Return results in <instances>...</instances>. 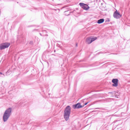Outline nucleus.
Segmentation results:
<instances>
[{"label": "nucleus", "mask_w": 130, "mask_h": 130, "mask_svg": "<svg viewBox=\"0 0 130 130\" xmlns=\"http://www.w3.org/2000/svg\"><path fill=\"white\" fill-rule=\"evenodd\" d=\"M118 80L117 79H113L112 80V82L113 83L112 86L114 87H117L118 85Z\"/></svg>", "instance_id": "7"}, {"label": "nucleus", "mask_w": 130, "mask_h": 130, "mask_svg": "<svg viewBox=\"0 0 130 130\" xmlns=\"http://www.w3.org/2000/svg\"><path fill=\"white\" fill-rule=\"evenodd\" d=\"M0 74H1V75L3 74V75H4V74H3L1 72H0Z\"/></svg>", "instance_id": "11"}, {"label": "nucleus", "mask_w": 130, "mask_h": 130, "mask_svg": "<svg viewBox=\"0 0 130 130\" xmlns=\"http://www.w3.org/2000/svg\"><path fill=\"white\" fill-rule=\"evenodd\" d=\"M113 16L114 18L116 19H118L121 17V15L116 10L113 14Z\"/></svg>", "instance_id": "5"}, {"label": "nucleus", "mask_w": 130, "mask_h": 130, "mask_svg": "<svg viewBox=\"0 0 130 130\" xmlns=\"http://www.w3.org/2000/svg\"><path fill=\"white\" fill-rule=\"evenodd\" d=\"M71 112V108L69 106H67L66 108L64 111L63 116L64 118L66 121L69 119Z\"/></svg>", "instance_id": "2"}, {"label": "nucleus", "mask_w": 130, "mask_h": 130, "mask_svg": "<svg viewBox=\"0 0 130 130\" xmlns=\"http://www.w3.org/2000/svg\"><path fill=\"white\" fill-rule=\"evenodd\" d=\"M104 21L103 19H101L98 21V23L99 24H100L103 23Z\"/></svg>", "instance_id": "9"}, {"label": "nucleus", "mask_w": 130, "mask_h": 130, "mask_svg": "<svg viewBox=\"0 0 130 130\" xmlns=\"http://www.w3.org/2000/svg\"><path fill=\"white\" fill-rule=\"evenodd\" d=\"M84 106V105H81L79 103H78L75 105H73V107L74 109H75L77 108H82Z\"/></svg>", "instance_id": "8"}, {"label": "nucleus", "mask_w": 130, "mask_h": 130, "mask_svg": "<svg viewBox=\"0 0 130 130\" xmlns=\"http://www.w3.org/2000/svg\"><path fill=\"white\" fill-rule=\"evenodd\" d=\"M9 43H3L0 45V50L4 49L8 47L10 45Z\"/></svg>", "instance_id": "4"}, {"label": "nucleus", "mask_w": 130, "mask_h": 130, "mask_svg": "<svg viewBox=\"0 0 130 130\" xmlns=\"http://www.w3.org/2000/svg\"><path fill=\"white\" fill-rule=\"evenodd\" d=\"M12 111V108H9L6 109L4 112L3 117V119L4 122L7 121L11 115Z\"/></svg>", "instance_id": "1"}, {"label": "nucleus", "mask_w": 130, "mask_h": 130, "mask_svg": "<svg viewBox=\"0 0 130 130\" xmlns=\"http://www.w3.org/2000/svg\"><path fill=\"white\" fill-rule=\"evenodd\" d=\"M88 103V102H87V103H85V105H84V106L85 105H87V104Z\"/></svg>", "instance_id": "10"}, {"label": "nucleus", "mask_w": 130, "mask_h": 130, "mask_svg": "<svg viewBox=\"0 0 130 130\" xmlns=\"http://www.w3.org/2000/svg\"><path fill=\"white\" fill-rule=\"evenodd\" d=\"M79 5L80 6L84 9L87 10L89 8V7L86 4H84L83 3H80Z\"/></svg>", "instance_id": "6"}, {"label": "nucleus", "mask_w": 130, "mask_h": 130, "mask_svg": "<svg viewBox=\"0 0 130 130\" xmlns=\"http://www.w3.org/2000/svg\"><path fill=\"white\" fill-rule=\"evenodd\" d=\"M97 39L96 37H91L87 38L86 40V42L87 44H89L91 43L93 41H94Z\"/></svg>", "instance_id": "3"}]
</instances>
